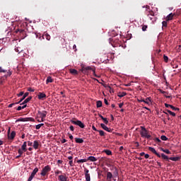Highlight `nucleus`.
I'll list each match as a JSON object with an SVG mask.
<instances>
[{"label": "nucleus", "instance_id": "473e14b6", "mask_svg": "<svg viewBox=\"0 0 181 181\" xmlns=\"http://www.w3.org/2000/svg\"><path fill=\"white\" fill-rule=\"evenodd\" d=\"M107 179H112V173H111L110 172H108L107 173Z\"/></svg>", "mask_w": 181, "mask_h": 181}, {"label": "nucleus", "instance_id": "bb28decb", "mask_svg": "<svg viewBox=\"0 0 181 181\" xmlns=\"http://www.w3.org/2000/svg\"><path fill=\"white\" fill-rule=\"evenodd\" d=\"M103 152H105V153H106V155H108L109 156L112 155V151H111V150H104Z\"/></svg>", "mask_w": 181, "mask_h": 181}, {"label": "nucleus", "instance_id": "7c9ffc66", "mask_svg": "<svg viewBox=\"0 0 181 181\" xmlns=\"http://www.w3.org/2000/svg\"><path fill=\"white\" fill-rule=\"evenodd\" d=\"M43 125H45V124H43V123L37 124V125H35V129H40V128H42V127H43Z\"/></svg>", "mask_w": 181, "mask_h": 181}, {"label": "nucleus", "instance_id": "4468645a", "mask_svg": "<svg viewBox=\"0 0 181 181\" xmlns=\"http://www.w3.org/2000/svg\"><path fill=\"white\" fill-rule=\"evenodd\" d=\"M173 16H175V14H173V13H170V14H168V16H167V17H166V21L168 22V21H172V19H173Z\"/></svg>", "mask_w": 181, "mask_h": 181}, {"label": "nucleus", "instance_id": "f257e3e1", "mask_svg": "<svg viewBox=\"0 0 181 181\" xmlns=\"http://www.w3.org/2000/svg\"><path fill=\"white\" fill-rule=\"evenodd\" d=\"M146 15L149 18V19L152 21L153 23H155L156 21H158V18L155 16V13L149 9V6H146Z\"/></svg>", "mask_w": 181, "mask_h": 181}, {"label": "nucleus", "instance_id": "de8ad7c7", "mask_svg": "<svg viewBox=\"0 0 181 181\" xmlns=\"http://www.w3.org/2000/svg\"><path fill=\"white\" fill-rule=\"evenodd\" d=\"M0 73H6V70L3 69L2 67L0 66Z\"/></svg>", "mask_w": 181, "mask_h": 181}, {"label": "nucleus", "instance_id": "774afa93", "mask_svg": "<svg viewBox=\"0 0 181 181\" xmlns=\"http://www.w3.org/2000/svg\"><path fill=\"white\" fill-rule=\"evenodd\" d=\"M145 156V153L144 152L140 153V156Z\"/></svg>", "mask_w": 181, "mask_h": 181}, {"label": "nucleus", "instance_id": "72a5a7b5", "mask_svg": "<svg viewBox=\"0 0 181 181\" xmlns=\"http://www.w3.org/2000/svg\"><path fill=\"white\" fill-rule=\"evenodd\" d=\"M160 156L163 159H165V160H168V159H169V157H168V156L165 155L164 153H161Z\"/></svg>", "mask_w": 181, "mask_h": 181}, {"label": "nucleus", "instance_id": "4c0bfd02", "mask_svg": "<svg viewBox=\"0 0 181 181\" xmlns=\"http://www.w3.org/2000/svg\"><path fill=\"white\" fill-rule=\"evenodd\" d=\"M170 108H171V110H173L174 111H179V108L175 107L173 105L170 106Z\"/></svg>", "mask_w": 181, "mask_h": 181}, {"label": "nucleus", "instance_id": "2eb2a0df", "mask_svg": "<svg viewBox=\"0 0 181 181\" xmlns=\"http://www.w3.org/2000/svg\"><path fill=\"white\" fill-rule=\"evenodd\" d=\"M87 159V162L88 160H90V162H97V158L94 157V156H89Z\"/></svg>", "mask_w": 181, "mask_h": 181}, {"label": "nucleus", "instance_id": "412c9836", "mask_svg": "<svg viewBox=\"0 0 181 181\" xmlns=\"http://www.w3.org/2000/svg\"><path fill=\"white\" fill-rule=\"evenodd\" d=\"M16 135V133L15 132H12L11 134L8 136L9 139H13Z\"/></svg>", "mask_w": 181, "mask_h": 181}, {"label": "nucleus", "instance_id": "79ce46f5", "mask_svg": "<svg viewBox=\"0 0 181 181\" xmlns=\"http://www.w3.org/2000/svg\"><path fill=\"white\" fill-rule=\"evenodd\" d=\"M146 29H148V25H144L142 26V30H143V32L146 31Z\"/></svg>", "mask_w": 181, "mask_h": 181}, {"label": "nucleus", "instance_id": "680f3d73", "mask_svg": "<svg viewBox=\"0 0 181 181\" xmlns=\"http://www.w3.org/2000/svg\"><path fill=\"white\" fill-rule=\"evenodd\" d=\"M104 103L106 105H108V100H107V99H104Z\"/></svg>", "mask_w": 181, "mask_h": 181}, {"label": "nucleus", "instance_id": "a211bd4d", "mask_svg": "<svg viewBox=\"0 0 181 181\" xmlns=\"http://www.w3.org/2000/svg\"><path fill=\"white\" fill-rule=\"evenodd\" d=\"M75 142H76V144H83L84 140L81 138H75Z\"/></svg>", "mask_w": 181, "mask_h": 181}, {"label": "nucleus", "instance_id": "ddd939ff", "mask_svg": "<svg viewBox=\"0 0 181 181\" xmlns=\"http://www.w3.org/2000/svg\"><path fill=\"white\" fill-rule=\"evenodd\" d=\"M42 39H46V40H50V35H49L47 33H45L42 36Z\"/></svg>", "mask_w": 181, "mask_h": 181}, {"label": "nucleus", "instance_id": "c9c22d12", "mask_svg": "<svg viewBox=\"0 0 181 181\" xmlns=\"http://www.w3.org/2000/svg\"><path fill=\"white\" fill-rule=\"evenodd\" d=\"M98 132H99V134L100 135V136H104V135H105L104 131L103 130H98Z\"/></svg>", "mask_w": 181, "mask_h": 181}, {"label": "nucleus", "instance_id": "4be33fe9", "mask_svg": "<svg viewBox=\"0 0 181 181\" xmlns=\"http://www.w3.org/2000/svg\"><path fill=\"white\" fill-rule=\"evenodd\" d=\"M16 33H20V35H23V33H25V30L17 29V30H16Z\"/></svg>", "mask_w": 181, "mask_h": 181}, {"label": "nucleus", "instance_id": "f704fd0d", "mask_svg": "<svg viewBox=\"0 0 181 181\" xmlns=\"http://www.w3.org/2000/svg\"><path fill=\"white\" fill-rule=\"evenodd\" d=\"M171 66H172L173 69H177V67H178L177 64H175V62H172Z\"/></svg>", "mask_w": 181, "mask_h": 181}, {"label": "nucleus", "instance_id": "e433bc0d", "mask_svg": "<svg viewBox=\"0 0 181 181\" xmlns=\"http://www.w3.org/2000/svg\"><path fill=\"white\" fill-rule=\"evenodd\" d=\"M161 151H163V152H165V153L170 154V151H169V149L162 148Z\"/></svg>", "mask_w": 181, "mask_h": 181}, {"label": "nucleus", "instance_id": "c85d7f7f", "mask_svg": "<svg viewBox=\"0 0 181 181\" xmlns=\"http://www.w3.org/2000/svg\"><path fill=\"white\" fill-rule=\"evenodd\" d=\"M180 159V157H171L170 158V160H173L174 162H177Z\"/></svg>", "mask_w": 181, "mask_h": 181}, {"label": "nucleus", "instance_id": "423d86ee", "mask_svg": "<svg viewBox=\"0 0 181 181\" xmlns=\"http://www.w3.org/2000/svg\"><path fill=\"white\" fill-rule=\"evenodd\" d=\"M71 124H74V125H77L80 128H84V127H86V125H84V124L80 120H71Z\"/></svg>", "mask_w": 181, "mask_h": 181}, {"label": "nucleus", "instance_id": "f3484780", "mask_svg": "<svg viewBox=\"0 0 181 181\" xmlns=\"http://www.w3.org/2000/svg\"><path fill=\"white\" fill-rule=\"evenodd\" d=\"M144 103L147 104L148 105H150V104L152 103V100H151V97L146 98L144 100Z\"/></svg>", "mask_w": 181, "mask_h": 181}, {"label": "nucleus", "instance_id": "37998d69", "mask_svg": "<svg viewBox=\"0 0 181 181\" xmlns=\"http://www.w3.org/2000/svg\"><path fill=\"white\" fill-rule=\"evenodd\" d=\"M162 25L164 28H166L168 26V21H163Z\"/></svg>", "mask_w": 181, "mask_h": 181}, {"label": "nucleus", "instance_id": "e2e57ef3", "mask_svg": "<svg viewBox=\"0 0 181 181\" xmlns=\"http://www.w3.org/2000/svg\"><path fill=\"white\" fill-rule=\"evenodd\" d=\"M65 142H67V140H66V139L62 140V144H65Z\"/></svg>", "mask_w": 181, "mask_h": 181}, {"label": "nucleus", "instance_id": "dca6fc26", "mask_svg": "<svg viewBox=\"0 0 181 181\" xmlns=\"http://www.w3.org/2000/svg\"><path fill=\"white\" fill-rule=\"evenodd\" d=\"M26 146H28V143L26 141H24L23 144L21 146V149L24 152H26V151H28V149H26Z\"/></svg>", "mask_w": 181, "mask_h": 181}, {"label": "nucleus", "instance_id": "13d9d810", "mask_svg": "<svg viewBox=\"0 0 181 181\" xmlns=\"http://www.w3.org/2000/svg\"><path fill=\"white\" fill-rule=\"evenodd\" d=\"M144 158H145V159H148L149 154H144Z\"/></svg>", "mask_w": 181, "mask_h": 181}, {"label": "nucleus", "instance_id": "39448f33", "mask_svg": "<svg viewBox=\"0 0 181 181\" xmlns=\"http://www.w3.org/2000/svg\"><path fill=\"white\" fill-rule=\"evenodd\" d=\"M18 121L20 122H35V119H33V117H25V118H19Z\"/></svg>", "mask_w": 181, "mask_h": 181}, {"label": "nucleus", "instance_id": "09e8293b", "mask_svg": "<svg viewBox=\"0 0 181 181\" xmlns=\"http://www.w3.org/2000/svg\"><path fill=\"white\" fill-rule=\"evenodd\" d=\"M24 93L23 91L20 92L18 94H17L18 97H22Z\"/></svg>", "mask_w": 181, "mask_h": 181}, {"label": "nucleus", "instance_id": "69168bd1", "mask_svg": "<svg viewBox=\"0 0 181 181\" xmlns=\"http://www.w3.org/2000/svg\"><path fill=\"white\" fill-rule=\"evenodd\" d=\"M68 159H69V160H73V156H69V157H68Z\"/></svg>", "mask_w": 181, "mask_h": 181}, {"label": "nucleus", "instance_id": "0eeeda50", "mask_svg": "<svg viewBox=\"0 0 181 181\" xmlns=\"http://www.w3.org/2000/svg\"><path fill=\"white\" fill-rule=\"evenodd\" d=\"M148 151H150V152H152L153 153H154L155 155H156V156H158V158H160V154H159L156 150L155 149V148L153 147H148Z\"/></svg>", "mask_w": 181, "mask_h": 181}, {"label": "nucleus", "instance_id": "338daca9", "mask_svg": "<svg viewBox=\"0 0 181 181\" xmlns=\"http://www.w3.org/2000/svg\"><path fill=\"white\" fill-rule=\"evenodd\" d=\"M76 47H77V46H76V45H73V49H75V52L77 51Z\"/></svg>", "mask_w": 181, "mask_h": 181}, {"label": "nucleus", "instance_id": "a19ab883", "mask_svg": "<svg viewBox=\"0 0 181 181\" xmlns=\"http://www.w3.org/2000/svg\"><path fill=\"white\" fill-rule=\"evenodd\" d=\"M18 152L20 156H22V155H23V150H22V148H19Z\"/></svg>", "mask_w": 181, "mask_h": 181}, {"label": "nucleus", "instance_id": "20e7f679", "mask_svg": "<svg viewBox=\"0 0 181 181\" xmlns=\"http://www.w3.org/2000/svg\"><path fill=\"white\" fill-rule=\"evenodd\" d=\"M50 170H52V167H50V165H47L42 168V170H41L40 175L42 176H46L47 175V173H49V172H50Z\"/></svg>", "mask_w": 181, "mask_h": 181}, {"label": "nucleus", "instance_id": "b1692460", "mask_svg": "<svg viewBox=\"0 0 181 181\" xmlns=\"http://www.w3.org/2000/svg\"><path fill=\"white\" fill-rule=\"evenodd\" d=\"M117 95L120 98H122V97H125V95H127V93L126 92H119Z\"/></svg>", "mask_w": 181, "mask_h": 181}, {"label": "nucleus", "instance_id": "c756f323", "mask_svg": "<svg viewBox=\"0 0 181 181\" xmlns=\"http://www.w3.org/2000/svg\"><path fill=\"white\" fill-rule=\"evenodd\" d=\"M87 162V158H83L77 160V163H84Z\"/></svg>", "mask_w": 181, "mask_h": 181}, {"label": "nucleus", "instance_id": "1a4fd4ad", "mask_svg": "<svg viewBox=\"0 0 181 181\" xmlns=\"http://www.w3.org/2000/svg\"><path fill=\"white\" fill-rule=\"evenodd\" d=\"M85 178H86V181H90L91 180V178L90 177V174L88 173V170H86L85 171Z\"/></svg>", "mask_w": 181, "mask_h": 181}, {"label": "nucleus", "instance_id": "5fc2aeb1", "mask_svg": "<svg viewBox=\"0 0 181 181\" xmlns=\"http://www.w3.org/2000/svg\"><path fill=\"white\" fill-rule=\"evenodd\" d=\"M32 145H33V143H32V141H28V146H32Z\"/></svg>", "mask_w": 181, "mask_h": 181}, {"label": "nucleus", "instance_id": "8fccbe9b", "mask_svg": "<svg viewBox=\"0 0 181 181\" xmlns=\"http://www.w3.org/2000/svg\"><path fill=\"white\" fill-rule=\"evenodd\" d=\"M54 173H55V175H60V173H62V171L57 170Z\"/></svg>", "mask_w": 181, "mask_h": 181}, {"label": "nucleus", "instance_id": "4d7b16f0", "mask_svg": "<svg viewBox=\"0 0 181 181\" xmlns=\"http://www.w3.org/2000/svg\"><path fill=\"white\" fill-rule=\"evenodd\" d=\"M154 141H156V142L160 143V140L159 138H156V139H154Z\"/></svg>", "mask_w": 181, "mask_h": 181}, {"label": "nucleus", "instance_id": "7ed1b4c3", "mask_svg": "<svg viewBox=\"0 0 181 181\" xmlns=\"http://www.w3.org/2000/svg\"><path fill=\"white\" fill-rule=\"evenodd\" d=\"M141 130L140 132V135L142 138H146V139H150L151 134H149V132L146 130V129L144 127H141Z\"/></svg>", "mask_w": 181, "mask_h": 181}, {"label": "nucleus", "instance_id": "6e6d98bb", "mask_svg": "<svg viewBox=\"0 0 181 181\" xmlns=\"http://www.w3.org/2000/svg\"><path fill=\"white\" fill-rule=\"evenodd\" d=\"M69 164L70 166H73V160H69Z\"/></svg>", "mask_w": 181, "mask_h": 181}, {"label": "nucleus", "instance_id": "aec40b11", "mask_svg": "<svg viewBox=\"0 0 181 181\" xmlns=\"http://www.w3.org/2000/svg\"><path fill=\"white\" fill-rule=\"evenodd\" d=\"M21 105H22V106H18V108H17L18 111H21V110H23V108H26L28 105H23V104L21 103Z\"/></svg>", "mask_w": 181, "mask_h": 181}, {"label": "nucleus", "instance_id": "ea45409f", "mask_svg": "<svg viewBox=\"0 0 181 181\" xmlns=\"http://www.w3.org/2000/svg\"><path fill=\"white\" fill-rule=\"evenodd\" d=\"M163 59H164V62H165V63H168V62L169 60V58L168 57V56L164 55L163 56Z\"/></svg>", "mask_w": 181, "mask_h": 181}, {"label": "nucleus", "instance_id": "3c124183", "mask_svg": "<svg viewBox=\"0 0 181 181\" xmlns=\"http://www.w3.org/2000/svg\"><path fill=\"white\" fill-rule=\"evenodd\" d=\"M15 104H17V103H11V104L8 105V108H12V107H13V105H15Z\"/></svg>", "mask_w": 181, "mask_h": 181}, {"label": "nucleus", "instance_id": "6ab92c4d", "mask_svg": "<svg viewBox=\"0 0 181 181\" xmlns=\"http://www.w3.org/2000/svg\"><path fill=\"white\" fill-rule=\"evenodd\" d=\"M33 146L34 149H38L39 142L37 141H34Z\"/></svg>", "mask_w": 181, "mask_h": 181}, {"label": "nucleus", "instance_id": "a18cd8bd", "mask_svg": "<svg viewBox=\"0 0 181 181\" xmlns=\"http://www.w3.org/2000/svg\"><path fill=\"white\" fill-rule=\"evenodd\" d=\"M103 121L104 122L105 124H106V125L107 124H108V119L107 118H103Z\"/></svg>", "mask_w": 181, "mask_h": 181}, {"label": "nucleus", "instance_id": "bf43d9fd", "mask_svg": "<svg viewBox=\"0 0 181 181\" xmlns=\"http://www.w3.org/2000/svg\"><path fill=\"white\" fill-rule=\"evenodd\" d=\"M92 129H93V131H98L97 130V128H95V126L94 125L92 126Z\"/></svg>", "mask_w": 181, "mask_h": 181}, {"label": "nucleus", "instance_id": "49530a36", "mask_svg": "<svg viewBox=\"0 0 181 181\" xmlns=\"http://www.w3.org/2000/svg\"><path fill=\"white\" fill-rule=\"evenodd\" d=\"M28 91H30V93H35V89H33L32 88H28Z\"/></svg>", "mask_w": 181, "mask_h": 181}, {"label": "nucleus", "instance_id": "603ef678", "mask_svg": "<svg viewBox=\"0 0 181 181\" xmlns=\"http://www.w3.org/2000/svg\"><path fill=\"white\" fill-rule=\"evenodd\" d=\"M170 106H172V105H169V104H168V103H165V107L166 108H169V107H170Z\"/></svg>", "mask_w": 181, "mask_h": 181}, {"label": "nucleus", "instance_id": "5701e85b", "mask_svg": "<svg viewBox=\"0 0 181 181\" xmlns=\"http://www.w3.org/2000/svg\"><path fill=\"white\" fill-rule=\"evenodd\" d=\"M49 83H53V78L52 76H48L46 80V84H49Z\"/></svg>", "mask_w": 181, "mask_h": 181}, {"label": "nucleus", "instance_id": "c03bdc74", "mask_svg": "<svg viewBox=\"0 0 181 181\" xmlns=\"http://www.w3.org/2000/svg\"><path fill=\"white\" fill-rule=\"evenodd\" d=\"M92 71H93V74L95 77H100L99 76H98L96 74H95V69H92Z\"/></svg>", "mask_w": 181, "mask_h": 181}, {"label": "nucleus", "instance_id": "a878e982", "mask_svg": "<svg viewBox=\"0 0 181 181\" xmlns=\"http://www.w3.org/2000/svg\"><path fill=\"white\" fill-rule=\"evenodd\" d=\"M96 107H97V108H100V107H103V102H101V100H98L96 102Z\"/></svg>", "mask_w": 181, "mask_h": 181}, {"label": "nucleus", "instance_id": "9b49d317", "mask_svg": "<svg viewBox=\"0 0 181 181\" xmlns=\"http://www.w3.org/2000/svg\"><path fill=\"white\" fill-rule=\"evenodd\" d=\"M100 127H101V128H103V129H104L105 131H107V132H111L110 128H108V127L105 125L103 123L100 124Z\"/></svg>", "mask_w": 181, "mask_h": 181}, {"label": "nucleus", "instance_id": "0e129e2a", "mask_svg": "<svg viewBox=\"0 0 181 181\" xmlns=\"http://www.w3.org/2000/svg\"><path fill=\"white\" fill-rule=\"evenodd\" d=\"M69 129L71 131H74V127L73 126H70Z\"/></svg>", "mask_w": 181, "mask_h": 181}, {"label": "nucleus", "instance_id": "864d4df0", "mask_svg": "<svg viewBox=\"0 0 181 181\" xmlns=\"http://www.w3.org/2000/svg\"><path fill=\"white\" fill-rule=\"evenodd\" d=\"M85 70H93L90 66H86Z\"/></svg>", "mask_w": 181, "mask_h": 181}, {"label": "nucleus", "instance_id": "052dcab7", "mask_svg": "<svg viewBox=\"0 0 181 181\" xmlns=\"http://www.w3.org/2000/svg\"><path fill=\"white\" fill-rule=\"evenodd\" d=\"M123 105H124V103H119V108H122V107H123Z\"/></svg>", "mask_w": 181, "mask_h": 181}, {"label": "nucleus", "instance_id": "f8f14e48", "mask_svg": "<svg viewBox=\"0 0 181 181\" xmlns=\"http://www.w3.org/2000/svg\"><path fill=\"white\" fill-rule=\"evenodd\" d=\"M59 181H67V176L66 175H61L59 176Z\"/></svg>", "mask_w": 181, "mask_h": 181}, {"label": "nucleus", "instance_id": "393cba45", "mask_svg": "<svg viewBox=\"0 0 181 181\" xmlns=\"http://www.w3.org/2000/svg\"><path fill=\"white\" fill-rule=\"evenodd\" d=\"M32 100V97H28L24 101L23 103H22L23 105H26L28 104V103H29V101H30Z\"/></svg>", "mask_w": 181, "mask_h": 181}, {"label": "nucleus", "instance_id": "6e6552de", "mask_svg": "<svg viewBox=\"0 0 181 181\" xmlns=\"http://www.w3.org/2000/svg\"><path fill=\"white\" fill-rule=\"evenodd\" d=\"M29 95V93L26 92L25 93H23V98L20 100V101L17 102L16 104H21L26 97Z\"/></svg>", "mask_w": 181, "mask_h": 181}, {"label": "nucleus", "instance_id": "9d476101", "mask_svg": "<svg viewBox=\"0 0 181 181\" xmlns=\"http://www.w3.org/2000/svg\"><path fill=\"white\" fill-rule=\"evenodd\" d=\"M37 98L38 100H43V98H46V94L45 93H39Z\"/></svg>", "mask_w": 181, "mask_h": 181}, {"label": "nucleus", "instance_id": "2f4dec72", "mask_svg": "<svg viewBox=\"0 0 181 181\" xmlns=\"http://www.w3.org/2000/svg\"><path fill=\"white\" fill-rule=\"evenodd\" d=\"M167 112L168 114H170V115H172V117H176V113H175V112H172V111H170L169 110H167Z\"/></svg>", "mask_w": 181, "mask_h": 181}, {"label": "nucleus", "instance_id": "cd10ccee", "mask_svg": "<svg viewBox=\"0 0 181 181\" xmlns=\"http://www.w3.org/2000/svg\"><path fill=\"white\" fill-rule=\"evenodd\" d=\"M69 71H70L71 74H74V75H76L78 73L77 71V70H76L74 69H71Z\"/></svg>", "mask_w": 181, "mask_h": 181}, {"label": "nucleus", "instance_id": "58836bf2", "mask_svg": "<svg viewBox=\"0 0 181 181\" xmlns=\"http://www.w3.org/2000/svg\"><path fill=\"white\" fill-rule=\"evenodd\" d=\"M160 139L162 141H168V137H166V136H165V135H163L160 136Z\"/></svg>", "mask_w": 181, "mask_h": 181}, {"label": "nucleus", "instance_id": "f03ea898", "mask_svg": "<svg viewBox=\"0 0 181 181\" xmlns=\"http://www.w3.org/2000/svg\"><path fill=\"white\" fill-rule=\"evenodd\" d=\"M46 115H47V112H46V110L38 111L37 118H40L41 119H37V122H43L45 118H46Z\"/></svg>", "mask_w": 181, "mask_h": 181}]
</instances>
